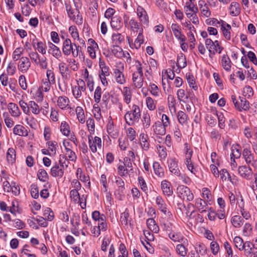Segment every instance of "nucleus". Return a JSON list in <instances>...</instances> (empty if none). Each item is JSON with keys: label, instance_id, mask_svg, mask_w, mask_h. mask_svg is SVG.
Here are the masks:
<instances>
[{"label": "nucleus", "instance_id": "1", "mask_svg": "<svg viewBox=\"0 0 257 257\" xmlns=\"http://www.w3.org/2000/svg\"><path fill=\"white\" fill-rule=\"evenodd\" d=\"M140 117V108L138 105L135 104L132 106V110L127 111L124 115L125 122L130 126H132L138 122Z\"/></svg>", "mask_w": 257, "mask_h": 257}, {"label": "nucleus", "instance_id": "2", "mask_svg": "<svg viewBox=\"0 0 257 257\" xmlns=\"http://www.w3.org/2000/svg\"><path fill=\"white\" fill-rule=\"evenodd\" d=\"M66 10L68 17L77 25H81L83 23L82 17L79 15V11L76 8H73L70 5L65 4Z\"/></svg>", "mask_w": 257, "mask_h": 257}, {"label": "nucleus", "instance_id": "3", "mask_svg": "<svg viewBox=\"0 0 257 257\" xmlns=\"http://www.w3.org/2000/svg\"><path fill=\"white\" fill-rule=\"evenodd\" d=\"M177 192L178 196L183 199H186L188 201H191L194 199V195L190 189L184 185H179L177 188Z\"/></svg>", "mask_w": 257, "mask_h": 257}, {"label": "nucleus", "instance_id": "4", "mask_svg": "<svg viewBox=\"0 0 257 257\" xmlns=\"http://www.w3.org/2000/svg\"><path fill=\"white\" fill-rule=\"evenodd\" d=\"M242 154L243 158L247 165H251L257 168V158L255 157L249 148H244Z\"/></svg>", "mask_w": 257, "mask_h": 257}, {"label": "nucleus", "instance_id": "5", "mask_svg": "<svg viewBox=\"0 0 257 257\" xmlns=\"http://www.w3.org/2000/svg\"><path fill=\"white\" fill-rule=\"evenodd\" d=\"M115 183L117 188L114 191V196L118 200H122L125 196L124 194V183L122 179L119 177H115Z\"/></svg>", "mask_w": 257, "mask_h": 257}, {"label": "nucleus", "instance_id": "6", "mask_svg": "<svg viewBox=\"0 0 257 257\" xmlns=\"http://www.w3.org/2000/svg\"><path fill=\"white\" fill-rule=\"evenodd\" d=\"M156 203L158 206L159 209L166 215L169 218L172 217V213L168 210L167 204L161 196H158L156 198Z\"/></svg>", "mask_w": 257, "mask_h": 257}, {"label": "nucleus", "instance_id": "7", "mask_svg": "<svg viewBox=\"0 0 257 257\" xmlns=\"http://www.w3.org/2000/svg\"><path fill=\"white\" fill-rule=\"evenodd\" d=\"M88 139L89 148L93 153L96 152L97 147L99 149L101 148V140L100 138L95 137L93 138L92 135H89Z\"/></svg>", "mask_w": 257, "mask_h": 257}, {"label": "nucleus", "instance_id": "8", "mask_svg": "<svg viewBox=\"0 0 257 257\" xmlns=\"http://www.w3.org/2000/svg\"><path fill=\"white\" fill-rule=\"evenodd\" d=\"M238 173L239 176L245 179L250 180L251 178L252 171L249 166L246 165L240 166L238 167Z\"/></svg>", "mask_w": 257, "mask_h": 257}, {"label": "nucleus", "instance_id": "9", "mask_svg": "<svg viewBox=\"0 0 257 257\" xmlns=\"http://www.w3.org/2000/svg\"><path fill=\"white\" fill-rule=\"evenodd\" d=\"M59 72L62 76V78L65 80L70 79L71 75V72L66 64L62 62L59 64Z\"/></svg>", "mask_w": 257, "mask_h": 257}, {"label": "nucleus", "instance_id": "10", "mask_svg": "<svg viewBox=\"0 0 257 257\" xmlns=\"http://www.w3.org/2000/svg\"><path fill=\"white\" fill-rule=\"evenodd\" d=\"M31 62L27 57H22L19 62L18 67L20 71L25 73L31 67Z\"/></svg>", "mask_w": 257, "mask_h": 257}, {"label": "nucleus", "instance_id": "11", "mask_svg": "<svg viewBox=\"0 0 257 257\" xmlns=\"http://www.w3.org/2000/svg\"><path fill=\"white\" fill-rule=\"evenodd\" d=\"M171 29L175 37L180 41L183 42L186 41V37L181 32L180 26L177 24H172Z\"/></svg>", "mask_w": 257, "mask_h": 257}, {"label": "nucleus", "instance_id": "12", "mask_svg": "<svg viewBox=\"0 0 257 257\" xmlns=\"http://www.w3.org/2000/svg\"><path fill=\"white\" fill-rule=\"evenodd\" d=\"M161 189L163 194L167 196H171L173 193V187L171 183L167 180L161 182Z\"/></svg>", "mask_w": 257, "mask_h": 257}, {"label": "nucleus", "instance_id": "13", "mask_svg": "<svg viewBox=\"0 0 257 257\" xmlns=\"http://www.w3.org/2000/svg\"><path fill=\"white\" fill-rule=\"evenodd\" d=\"M137 15L140 19V22L146 25H148L149 23V17L147 12L145 9L141 6H139L137 9Z\"/></svg>", "mask_w": 257, "mask_h": 257}, {"label": "nucleus", "instance_id": "14", "mask_svg": "<svg viewBox=\"0 0 257 257\" xmlns=\"http://www.w3.org/2000/svg\"><path fill=\"white\" fill-rule=\"evenodd\" d=\"M168 236L172 241L183 243H187V239L183 237L179 232L171 231L168 234Z\"/></svg>", "mask_w": 257, "mask_h": 257}, {"label": "nucleus", "instance_id": "15", "mask_svg": "<svg viewBox=\"0 0 257 257\" xmlns=\"http://www.w3.org/2000/svg\"><path fill=\"white\" fill-rule=\"evenodd\" d=\"M168 162L170 171L175 175L180 176L181 172L178 168L177 160L175 158H172L168 161Z\"/></svg>", "mask_w": 257, "mask_h": 257}, {"label": "nucleus", "instance_id": "16", "mask_svg": "<svg viewBox=\"0 0 257 257\" xmlns=\"http://www.w3.org/2000/svg\"><path fill=\"white\" fill-rule=\"evenodd\" d=\"M73 45L70 39L68 38L66 39L63 43L62 48L63 54L66 56L70 55L72 53Z\"/></svg>", "mask_w": 257, "mask_h": 257}, {"label": "nucleus", "instance_id": "17", "mask_svg": "<svg viewBox=\"0 0 257 257\" xmlns=\"http://www.w3.org/2000/svg\"><path fill=\"white\" fill-rule=\"evenodd\" d=\"M48 53L52 54L57 59L62 57V53L60 49L52 43L49 42L48 43Z\"/></svg>", "mask_w": 257, "mask_h": 257}, {"label": "nucleus", "instance_id": "18", "mask_svg": "<svg viewBox=\"0 0 257 257\" xmlns=\"http://www.w3.org/2000/svg\"><path fill=\"white\" fill-rule=\"evenodd\" d=\"M123 24L121 17L115 16L111 18L110 25L112 29L116 30H120L122 27Z\"/></svg>", "mask_w": 257, "mask_h": 257}, {"label": "nucleus", "instance_id": "19", "mask_svg": "<svg viewBox=\"0 0 257 257\" xmlns=\"http://www.w3.org/2000/svg\"><path fill=\"white\" fill-rule=\"evenodd\" d=\"M64 169L59 167V164L56 163L51 169L50 174L54 177L62 178L64 175Z\"/></svg>", "mask_w": 257, "mask_h": 257}, {"label": "nucleus", "instance_id": "20", "mask_svg": "<svg viewBox=\"0 0 257 257\" xmlns=\"http://www.w3.org/2000/svg\"><path fill=\"white\" fill-rule=\"evenodd\" d=\"M195 206L200 213L206 212L208 209V205L205 200L201 198L195 199Z\"/></svg>", "mask_w": 257, "mask_h": 257}, {"label": "nucleus", "instance_id": "21", "mask_svg": "<svg viewBox=\"0 0 257 257\" xmlns=\"http://www.w3.org/2000/svg\"><path fill=\"white\" fill-rule=\"evenodd\" d=\"M8 108L11 115L15 117H18L21 115V111L18 106L14 103H9Z\"/></svg>", "mask_w": 257, "mask_h": 257}, {"label": "nucleus", "instance_id": "22", "mask_svg": "<svg viewBox=\"0 0 257 257\" xmlns=\"http://www.w3.org/2000/svg\"><path fill=\"white\" fill-rule=\"evenodd\" d=\"M166 127L161 121H157L153 125L154 133L158 135H164L166 133Z\"/></svg>", "mask_w": 257, "mask_h": 257}, {"label": "nucleus", "instance_id": "23", "mask_svg": "<svg viewBox=\"0 0 257 257\" xmlns=\"http://www.w3.org/2000/svg\"><path fill=\"white\" fill-rule=\"evenodd\" d=\"M143 74L134 73L133 74V82L137 88H141L143 85Z\"/></svg>", "mask_w": 257, "mask_h": 257}, {"label": "nucleus", "instance_id": "24", "mask_svg": "<svg viewBox=\"0 0 257 257\" xmlns=\"http://www.w3.org/2000/svg\"><path fill=\"white\" fill-rule=\"evenodd\" d=\"M13 133L16 135L26 137L28 135V132L23 125L20 124L16 125L13 128Z\"/></svg>", "mask_w": 257, "mask_h": 257}, {"label": "nucleus", "instance_id": "25", "mask_svg": "<svg viewBox=\"0 0 257 257\" xmlns=\"http://www.w3.org/2000/svg\"><path fill=\"white\" fill-rule=\"evenodd\" d=\"M243 250L246 256H251L255 251L253 244L250 241H245L244 243Z\"/></svg>", "mask_w": 257, "mask_h": 257}, {"label": "nucleus", "instance_id": "26", "mask_svg": "<svg viewBox=\"0 0 257 257\" xmlns=\"http://www.w3.org/2000/svg\"><path fill=\"white\" fill-rule=\"evenodd\" d=\"M230 15L232 16H237L240 13V7L238 3L232 2L229 6Z\"/></svg>", "mask_w": 257, "mask_h": 257}, {"label": "nucleus", "instance_id": "27", "mask_svg": "<svg viewBox=\"0 0 257 257\" xmlns=\"http://www.w3.org/2000/svg\"><path fill=\"white\" fill-rule=\"evenodd\" d=\"M184 11L186 16L192 13H198V8L193 3L186 2L184 6Z\"/></svg>", "mask_w": 257, "mask_h": 257}, {"label": "nucleus", "instance_id": "28", "mask_svg": "<svg viewBox=\"0 0 257 257\" xmlns=\"http://www.w3.org/2000/svg\"><path fill=\"white\" fill-rule=\"evenodd\" d=\"M107 132L108 135L112 138H116L118 135V133L116 130L114 129L113 122L109 120L107 124Z\"/></svg>", "mask_w": 257, "mask_h": 257}, {"label": "nucleus", "instance_id": "29", "mask_svg": "<svg viewBox=\"0 0 257 257\" xmlns=\"http://www.w3.org/2000/svg\"><path fill=\"white\" fill-rule=\"evenodd\" d=\"M70 101L68 98L65 96H61L58 98L57 105L62 109H66L69 105Z\"/></svg>", "mask_w": 257, "mask_h": 257}, {"label": "nucleus", "instance_id": "30", "mask_svg": "<svg viewBox=\"0 0 257 257\" xmlns=\"http://www.w3.org/2000/svg\"><path fill=\"white\" fill-rule=\"evenodd\" d=\"M140 144L142 149L147 151L150 147V143L148 142V136L145 134H141L140 136Z\"/></svg>", "mask_w": 257, "mask_h": 257}, {"label": "nucleus", "instance_id": "31", "mask_svg": "<svg viewBox=\"0 0 257 257\" xmlns=\"http://www.w3.org/2000/svg\"><path fill=\"white\" fill-rule=\"evenodd\" d=\"M146 223L148 228L155 233H158L159 227L156 223L155 220L153 218H149L147 220Z\"/></svg>", "mask_w": 257, "mask_h": 257}, {"label": "nucleus", "instance_id": "32", "mask_svg": "<svg viewBox=\"0 0 257 257\" xmlns=\"http://www.w3.org/2000/svg\"><path fill=\"white\" fill-rule=\"evenodd\" d=\"M115 79L117 83L123 84L125 83V79L122 71L118 69L114 70Z\"/></svg>", "mask_w": 257, "mask_h": 257}, {"label": "nucleus", "instance_id": "33", "mask_svg": "<svg viewBox=\"0 0 257 257\" xmlns=\"http://www.w3.org/2000/svg\"><path fill=\"white\" fill-rule=\"evenodd\" d=\"M130 214L128 210L126 208L125 211L120 214V221L122 225L127 226L130 223L131 225V220L129 219Z\"/></svg>", "mask_w": 257, "mask_h": 257}, {"label": "nucleus", "instance_id": "34", "mask_svg": "<svg viewBox=\"0 0 257 257\" xmlns=\"http://www.w3.org/2000/svg\"><path fill=\"white\" fill-rule=\"evenodd\" d=\"M63 145L66 150V156L68 157L70 161L72 162H75L77 159V156L74 152H73L71 149L68 148L65 143H63Z\"/></svg>", "mask_w": 257, "mask_h": 257}, {"label": "nucleus", "instance_id": "35", "mask_svg": "<svg viewBox=\"0 0 257 257\" xmlns=\"http://www.w3.org/2000/svg\"><path fill=\"white\" fill-rule=\"evenodd\" d=\"M221 64L223 68L227 71H229L231 68V62L227 55H223L221 59Z\"/></svg>", "mask_w": 257, "mask_h": 257}, {"label": "nucleus", "instance_id": "36", "mask_svg": "<svg viewBox=\"0 0 257 257\" xmlns=\"http://www.w3.org/2000/svg\"><path fill=\"white\" fill-rule=\"evenodd\" d=\"M16 154L15 150L9 148L7 153V160L9 163L13 164L16 160Z\"/></svg>", "mask_w": 257, "mask_h": 257}, {"label": "nucleus", "instance_id": "37", "mask_svg": "<svg viewBox=\"0 0 257 257\" xmlns=\"http://www.w3.org/2000/svg\"><path fill=\"white\" fill-rule=\"evenodd\" d=\"M75 112L79 121L81 123H84L85 121V117L82 107L81 106L76 107Z\"/></svg>", "mask_w": 257, "mask_h": 257}, {"label": "nucleus", "instance_id": "38", "mask_svg": "<svg viewBox=\"0 0 257 257\" xmlns=\"http://www.w3.org/2000/svg\"><path fill=\"white\" fill-rule=\"evenodd\" d=\"M244 220L239 215L233 216L231 218V223L234 227L238 228L243 224Z\"/></svg>", "mask_w": 257, "mask_h": 257}, {"label": "nucleus", "instance_id": "39", "mask_svg": "<svg viewBox=\"0 0 257 257\" xmlns=\"http://www.w3.org/2000/svg\"><path fill=\"white\" fill-rule=\"evenodd\" d=\"M153 167L155 174L160 177H162L164 176L163 168L161 167L159 163L155 162L153 163Z\"/></svg>", "mask_w": 257, "mask_h": 257}, {"label": "nucleus", "instance_id": "40", "mask_svg": "<svg viewBox=\"0 0 257 257\" xmlns=\"http://www.w3.org/2000/svg\"><path fill=\"white\" fill-rule=\"evenodd\" d=\"M185 243H182L176 245L177 253L181 256L185 257L188 252V249L185 246Z\"/></svg>", "mask_w": 257, "mask_h": 257}, {"label": "nucleus", "instance_id": "41", "mask_svg": "<svg viewBox=\"0 0 257 257\" xmlns=\"http://www.w3.org/2000/svg\"><path fill=\"white\" fill-rule=\"evenodd\" d=\"M195 250L201 255H204L207 254V248L204 243H199L195 246Z\"/></svg>", "mask_w": 257, "mask_h": 257}, {"label": "nucleus", "instance_id": "42", "mask_svg": "<svg viewBox=\"0 0 257 257\" xmlns=\"http://www.w3.org/2000/svg\"><path fill=\"white\" fill-rule=\"evenodd\" d=\"M111 52L115 57L119 58L122 57L124 55L122 48L116 45L112 47Z\"/></svg>", "mask_w": 257, "mask_h": 257}, {"label": "nucleus", "instance_id": "43", "mask_svg": "<svg viewBox=\"0 0 257 257\" xmlns=\"http://www.w3.org/2000/svg\"><path fill=\"white\" fill-rule=\"evenodd\" d=\"M239 146H232L231 148V154L230 155V159H239L241 156V151L239 149Z\"/></svg>", "mask_w": 257, "mask_h": 257}, {"label": "nucleus", "instance_id": "44", "mask_svg": "<svg viewBox=\"0 0 257 257\" xmlns=\"http://www.w3.org/2000/svg\"><path fill=\"white\" fill-rule=\"evenodd\" d=\"M3 116L6 126L8 128L12 127L14 124V121L12 118L10 116L9 112H4L3 114Z\"/></svg>", "mask_w": 257, "mask_h": 257}, {"label": "nucleus", "instance_id": "45", "mask_svg": "<svg viewBox=\"0 0 257 257\" xmlns=\"http://www.w3.org/2000/svg\"><path fill=\"white\" fill-rule=\"evenodd\" d=\"M112 40L113 43L116 45L120 44L124 41V36L120 33H114L112 35Z\"/></svg>", "mask_w": 257, "mask_h": 257}, {"label": "nucleus", "instance_id": "46", "mask_svg": "<svg viewBox=\"0 0 257 257\" xmlns=\"http://www.w3.org/2000/svg\"><path fill=\"white\" fill-rule=\"evenodd\" d=\"M37 176L40 181L46 182L49 179V176L47 172L43 169H40L38 170Z\"/></svg>", "mask_w": 257, "mask_h": 257}, {"label": "nucleus", "instance_id": "47", "mask_svg": "<svg viewBox=\"0 0 257 257\" xmlns=\"http://www.w3.org/2000/svg\"><path fill=\"white\" fill-rule=\"evenodd\" d=\"M77 189H72L70 192V197L75 203H78L80 199H82Z\"/></svg>", "mask_w": 257, "mask_h": 257}, {"label": "nucleus", "instance_id": "48", "mask_svg": "<svg viewBox=\"0 0 257 257\" xmlns=\"http://www.w3.org/2000/svg\"><path fill=\"white\" fill-rule=\"evenodd\" d=\"M178 119L182 125L186 124L188 120L187 115L183 111H179L177 114Z\"/></svg>", "mask_w": 257, "mask_h": 257}, {"label": "nucleus", "instance_id": "49", "mask_svg": "<svg viewBox=\"0 0 257 257\" xmlns=\"http://www.w3.org/2000/svg\"><path fill=\"white\" fill-rule=\"evenodd\" d=\"M60 131L62 134L65 136H68L70 134V126L68 123L64 121L61 122L60 125Z\"/></svg>", "mask_w": 257, "mask_h": 257}, {"label": "nucleus", "instance_id": "50", "mask_svg": "<svg viewBox=\"0 0 257 257\" xmlns=\"http://www.w3.org/2000/svg\"><path fill=\"white\" fill-rule=\"evenodd\" d=\"M29 111L31 110L32 113L35 114H38L40 109L38 105L34 101H30L28 103Z\"/></svg>", "mask_w": 257, "mask_h": 257}, {"label": "nucleus", "instance_id": "51", "mask_svg": "<svg viewBox=\"0 0 257 257\" xmlns=\"http://www.w3.org/2000/svg\"><path fill=\"white\" fill-rule=\"evenodd\" d=\"M124 100L126 104H129L132 99L131 91L129 87H124L123 89Z\"/></svg>", "mask_w": 257, "mask_h": 257}, {"label": "nucleus", "instance_id": "52", "mask_svg": "<svg viewBox=\"0 0 257 257\" xmlns=\"http://www.w3.org/2000/svg\"><path fill=\"white\" fill-rule=\"evenodd\" d=\"M144 43V36L143 35V29L140 31L139 34L135 41V47L138 49L141 47V44Z\"/></svg>", "mask_w": 257, "mask_h": 257}, {"label": "nucleus", "instance_id": "53", "mask_svg": "<svg viewBox=\"0 0 257 257\" xmlns=\"http://www.w3.org/2000/svg\"><path fill=\"white\" fill-rule=\"evenodd\" d=\"M24 49L23 48L18 47L16 48L13 53L12 58L15 61L20 60L21 55L23 54Z\"/></svg>", "mask_w": 257, "mask_h": 257}, {"label": "nucleus", "instance_id": "54", "mask_svg": "<svg viewBox=\"0 0 257 257\" xmlns=\"http://www.w3.org/2000/svg\"><path fill=\"white\" fill-rule=\"evenodd\" d=\"M69 162L67 161L66 156L63 155H60L59 160V165L64 169L67 168Z\"/></svg>", "mask_w": 257, "mask_h": 257}, {"label": "nucleus", "instance_id": "55", "mask_svg": "<svg viewBox=\"0 0 257 257\" xmlns=\"http://www.w3.org/2000/svg\"><path fill=\"white\" fill-rule=\"evenodd\" d=\"M43 216L46 220L52 221L54 217V213L50 208H46L44 211Z\"/></svg>", "mask_w": 257, "mask_h": 257}, {"label": "nucleus", "instance_id": "56", "mask_svg": "<svg viewBox=\"0 0 257 257\" xmlns=\"http://www.w3.org/2000/svg\"><path fill=\"white\" fill-rule=\"evenodd\" d=\"M187 65L186 60L185 56L181 54L180 56H178L177 58V66L181 68H185Z\"/></svg>", "mask_w": 257, "mask_h": 257}, {"label": "nucleus", "instance_id": "57", "mask_svg": "<svg viewBox=\"0 0 257 257\" xmlns=\"http://www.w3.org/2000/svg\"><path fill=\"white\" fill-rule=\"evenodd\" d=\"M143 126L144 128H148L150 126L151 119L148 113L144 114L142 118Z\"/></svg>", "mask_w": 257, "mask_h": 257}, {"label": "nucleus", "instance_id": "58", "mask_svg": "<svg viewBox=\"0 0 257 257\" xmlns=\"http://www.w3.org/2000/svg\"><path fill=\"white\" fill-rule=\"evenodd\" d=\"M129 25L133 31H138V30H141L143 29L141 28V25L135 19H131L129 22Z\"/></svg>", "mask_w": 257, "mask_h": 257}, {"label": "nucleus", "instance_id": "59", "mask_svg": "<svg viewBox=\"0 0 257 257\" xmlns=\"http://www.w3.org/2000/svg\"><path fill=\"white\" fill-rule=\"evenodd\" d=\"M239 99L240 100V104H239L240 111L242 110L245 111L249 110V102L243 97H239Z\"/></svg>", "mask_w": 257, "mask_h": 257}, {"label": "nucleus", "instance_id": "60", "mask_svg": "<svg viewBox=\"0 0 257 257\" xmlns=\"http://www.w3.org/2000/svg\"><path fill=\"white\" fill-rule=\"evenodd\" d=\"M234 242L236 248L239 250H243L244 243L243 239L239 236H235L234 238Z\"/></svg>", "mask_w": 257, "mask_h": 257}, {"label": "nucleus", "instance_id": "61", "mask_svg": "<svg viewBox=\"0 0 257 257\" xmlns=\"http://www.w3.org/2000/svg\"><path fill=\"white\" fill-rule=\"evenodd\" d=\"M86 125L88 128L89 132H90V135H92L94 134L95 130V123L94 120L92 118H88V119L86 121Z\"/></svg>", "mask_w": 257, "mask_h": 257}, {"label": "nucleus", "instance_id": "62", "mask_svg": "<svg viewBox=\"0 0 257 257\" xmlns=\"http://www.w3.org/2000/svg\"><path fill=\"white\" fill-rule=\"evenodd\" d=\"M102 90L100 86H97L94 91V99L96 103H98L100 101L101 97Z\"/></svg>", "mask_w": 257, "mask_h": 257}, {"label": "nucleus", "instance_id": "63", "mask_svg": "<svg viewBox=\"0 0 257 257\" xmlns=\"http://www.w3.org/2000/svg\"><path fill=\"white\" fill-rule=\"evenodd\" d=\"M168 104L170 109H173L174 110H176V99L173 95H169L168 97Z\"/></svg>", "mask_w": 257, "mask_h": 257}, {"label": "nucleus", "instance_id": "64", "mask_svg": "<svg viewBox=\"0 0 257 257\" xmlns=\"http://www.w3.org/2000/svg\"><path fill=\"white\" fill-rule=\"evenodd\" d=\"M72 91L73 95L76 98L78 99L82 96V90H81V87L79 86H75L72 87Z\"/></svg>", "mask_w": 257, "mask_h": 257}]
</instances>
